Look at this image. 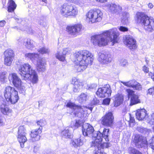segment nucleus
Masks as SVG:
<instances>
[{
    "label": "nucleus",
    "mask_w": 154,
    "mask_h": 154,
    "mask_svg": "<svg viewBox=\"0 0 154 154\" xmlns=\"http://www.w3.org/2000/svg\"><path fill=\"white\" fill-rule=\"evenodd\" d=\"M75 60L81 61L82 63L86 65H91L93 60V55L91 53L87 50H83L76 52L74 54Z\"/></svg>",
    "instance_id": "4"
},
{
    "label": "nucleus",
    "mask_w": 154,
    "mask_h": 154,
    "mask_svg": "<svg viewBox=\"0 0 154 154\" xmlns=\"http://www.w3.org/2000/svg\"><path fill=\"white\" fill-rule=\"evenodd\" d=\"M37 125H38L40 126V127H42L43 125V121L42 120H40V121H38L37 122Z\"/></svg>",
    "instance_id": "56"
},
{
    "label": "nucleus",
    "mask_w": 154,
    "mask_h": 154,
    "mask_svg": "<svg viewBox=\"0 0 154 154\" xmlns=\"http://www.w3.org/2000/svg\"><path fill=\"white\" fill-rule=\"evenodd\" d=\"M82 131L84 136L91 137L92 136L94 130L91 125L88 123H85L82 125Z\"/></svg>",
    "instance_id": "16"
},
{
    "label": "nucleus",
    "mask_w": 154,
    "mask_h": 154,
    "mask_svg": "<svg viewBox=\"0 0 154 154\" xmlns=\"http://www.w3.org/2000/svg\"><path fill=\"white\" fill-rule=\"evenodd\" d=\"M72 83L74 85L73 91L75 92L79 91L82 87V83L76 78L72 79Z\"/></svg>",
    "instance_id": "23"
},
{
    "label": "nucleus",
    "mask_w": 154,
    "mask_h": 154,
    "mask_svg": "<svg viewBox=\"0 0 154 154\" xmlns=\"http://www.w3.org/2000/svg\"><path fill=\"white\" fill-rule=\"evenodd\" d=\"M128 65L127 61L125 59H122L120 61V65L123 67L127 66Z\"/></svg>",
    "instance_id": "46"
},
{
    "label": "nucleus",
    "mask_w": 154,
    "mask_h": 154,
    "mask_svg": "<svg viewBox=\"0 0 154 154\" xmlns=\"http://www.w3.org/2000/svg\"><path fill=\"white\" fill-rule=\"evenodd\" d=\"M8 12L14 11L16 9L17 5L13 0H9L8 4Z\"/></svg>",
    "instance_id": "30"
},
{
    "label": "nucleus",
    "mask_w": 154,
    "mask_h": 154,
    "mask_svg": "<svg viewBox=\"0 0 154 154\" xmlns=\"http://www.w3.org/2000/svg\"><path fill=\"white\" fill-rule=\"evenodd\" d=\"M85 142V139L83 137H80L78 139H75L71 141V143L75 147L81 146Z\"/></svg>",
    "instance_id": "26"
},
{
    "label": "nucleus",
    "mask_w": 154,
    "mask_h": 154,
    "mask_svg": "<svg viewBox=\"0 0 154 154\" xmlns=\"http://www.w3.org/2000/svg\"><path fill=\"white\" fill-rule=\"evenodd\" d=\"M72 123L73 124V126L75 128H78L81 125H82L83 124L82 121L79 120H76L75 122H72Z\"/></svg>",
    "instance_id": "41"
},
{
    "label": "nucleus",
    "mask_w": 154,
    "mask_h": 154,
    "mask_svg": "<svg viewBox=\"0 0 154 154\" xmlns=\"http://www.w3.org/2000/svg\"><path fill=\"white\" fill-rule=\"evenodd\" d=\"M82 28L81 25L77 24L73 26L67 27L66 29L69 34L75 35L80 32Z\"/></svg>",
    "instance_id": "21"
},
{
    "label": "nucleus",
    "mask_w": 154,
    "mask_h": 154,
    "mask_svg": "<svg viewBox=\"0 0 154 154\" xmlns=\"http://www.w3.org/2000/svg\"><path fill=\"white\" fill-rule=\"evenodd\" d=\"M151 119L149 122L150 124L153 125L154 124V113H152L151 115Z\"/></svg>",
    "instance_id": "52"
},
{
    "label": "nucleus",
    "mask_w": 154,
    "mask_h": 154,
    "mask_svg": "<svg viewBox=\"0 0 154 154\" xmlns=\"http://www.w3.org/2000/svg\"><path fill=\"white\" fill-rule=\"evenodd\" d=\"M4 95L7 101L11 104L16 103L19 100L18 92L14 88L6 87L4 91Z\"/></svg>",
    "instance_id": "5"
},
{
    "label": "nucleus",
    "mask_w": 154,
    "mask_h": 154,
    "mask_svg": "<svg viewBox=\"0 0 154 154\" xmlns=\"http://www.w3.org/2000/svg\"><path fill=\"white\" fill-rule=\"evenodd\" d=\"M6 21L5 20H1L0 21V27H3L5 24Z\"/></svg>",
    "instance_id": "55"
},
{
    "label": "nucleus",
    "mask_w": 154,
    "mask_h": 154,
    "mask_svg": "<svg viewBox=\"0 0 154 154\" xmlns=\"http://www.w3.org/2000/svg\"><path fill=\"white\" fill-rule=\"evenodd\" d=\"M103 134L100 132H96L92 135L93 139L94 141L91 144L92 146H94L96 148V146H100V143L102 141Z\"/></svg>",
    "instance_id": "15"
},
{
    "label": "nucleus",
    "mask_w": 154,
    "mask_h": 154,
    "mask_svg": "<svg viewBox=\"0 0 154 154\" xmlns=\"http://www.w3.org/2000/svg\"><path fill=\"white\" fill-rule=\"evenodd\" d=\"M153 130L154 131V126L153 127Z\"/></svg>",
    "instance_id": "64"
},
{
    "label": "nucleus",
    "mask_w": 154,
    "mask_h": 154,
    "mask_svg": "<svg viewBox=\"0 0 154 154\" xmlns=\"http://www.w3.org/2000/svg\"><path fill=\"white\" fill-rule=\"evenodd\" d=\"M25 57L30 59L33 62H37L39 59H41L39 57L38 54L36 53H26L25 55Z\"/></svg>",
    "instance_id": "28"
},
{
    "label": "nucleus",
    "mask_w": 154,
    "mask_h": 154,
    "mask_svg": "<svg viewBox=\"0 0 154 154\" xmlns=\"http://www.w3.org/2000/svg\"><path fill=\"white\" fill-rule=\"evenodd\" d=\"M38 60L37 62L36 66L37 70L41 72L45 71L46 69L45 62L42 58Z\"/></svg>",
    "instance_id": "25"
},
{
    "label": "nucleus",
    "mask_w": 154,
    "mask_h": 154,
    "mask_svg": "<svg viewBox=\"0 0 154 154\" xmlns=\"http://www.w3.org/2000/svg\"><path fill=\"white\" fill-rule=\"evenodd\" d=\"M18 69L19 73L23 79L30 81L33 84L38 81V75L36 72L32 69L31 66L29 64L19 65Z\"/></svg>",
    "instance_id": "2"
},
{
    "label": "nucleus",
    "mask_w": 154,
    "mask_h": 154,
    "mask_svg": "<svg viewBox=\"0 0 154 154\" xmlns=\"http://www.w3.org/2000/svg\"><path fill=\"white\" fill-rule=\"evenodd\" d=\"M146 63H148V62H149V61H148V60H146Z\"/></svg>",
    "instance_id": "63"
},
{
    "label": "nucleus",
    "mask_w": 154,
    "mask_h": 154,
    "mask_svg": "<svg viewBox=\"0 0 154 154\" xmlns=\"http://www.w3.org/2000/svg\"><path fill=\"white\" fill-rule=\"evenodd\" d=\"M134 89L136 90L140 91L142 90V85L139 83L135 82H134V86L133 88Z\"/></svg>",
    "instance_id": "43"
},
{
    "label": "nucleus",
    "mask_w": 154,
    "mask_h": 154,
    "mask_svg": "<svg viewBox=\"0 0 154 154\" xmlns=\"http://www.w3.org/2000/svg\"><path fill=\"white\" fill-rule=\"evenodd\" d=\"M102 12L99 9L91 10L86 14L87 20L92 23L99 22L102 19Z\"/></svg>",
    "instance_id": "7"
},
{
    "label": "nucleus",
    "mask_w": 154,
    "mask_h": 154,
    "mask_svg": "<svg viewBox=\"0 0 154 154\" xmlns=\"http://www.w3.org/2000/svg\"><path fill=\"white\" fill-rule=\"evenodd\" d=\"M151 78L154 81V75L151 76Z\"/></svg>",
    "instance_id": "62"
},
{
    "label": "nucleus",
    "mask_w": 154,
    "mask_h": 154,
    "mask_svg": "<svg viewBox=\"0 0 154 154\" xmlns=\"http://www.w3.org/2000/svg\"><path fill=\"white\" fill-rule=\"evenodd\" d=\"M119 32L116 28L106 31L102 34L95 35L91 37V41L94 45L100 47L105 46L110 42L114 43L117 42Z\"/></svg>",
    "instance_id": "1"
},
{
    "label": "nucleus",
    "mask_w": 154,
    "mask_h": 154,
    "mask_svg": "<svg viewBox=\"0 0 154 154\" xmlns=\"http://www.w3.org/2000/svg\"><path fill=\"white\" fill-rule=\"evenodd\" d=\"M111 93L110 87L109 85L99 88L96 92L97 96L101 98L108 97L111 96Z\"/></svg>",
    "instance_id": "10"
},
{
    "label": "nucleus",
    "mask_w": 154,
    "mask_h": 154,
    "mask_svg": "<svg viewBox=\"0 0 154 154\" xmlns=\"http://www.w3.org/2000/svg\"><path fill=\"white\" fill-rule=\"evenodd\" d=\"M94 154H106L105 152H101L100 150H97L96 152Z\"/></svg>",
    "instance_id": "57"
},
{
    "label": "nucleus",
    "mask_w": 154,
    "mask_h": 154,
    "mask_svg": "<svg viewBox=\"0 0 154 154\" xmlns=\"http://www.w3.org/2000/svg\"><path fill=\"white\" fill-rule=\"evenodd\" d=\"M6 72H3L1 73L0 75V78L1 79H4L6 77Z\"/></svg>",
    "instance_id": "54"
},
{
    "label": "nucleus",
    "mask_w": 154,
    "mask_h": 154,
    "mask_svg": "<svg viewBox=\"0 0 154 154\" xmlns=\"http://www.w3.org/2000/svg\"><path fill=\"white\" fill-rule=\"evenodd\" d=\"M126 91L128 94V95L129 98H131L134 95H135L134 94V92L133 91L130 89H127Z\"/></svg>",
    "instance_id": "44"
},
{
    "label": "nucleus",
    "mask_w": 154,
    "mask_h": 154,
    "mask_svg": "<svg viewBox=\"0 0 154 154\" xmlns=\"http://www.w3.org/2000/svg\"><path fill=\"white\" fill-rule=\"evenodd\" d=\"M109 129L106 128H104L102 134L103 137L104 138L105 140L106 141H109V139L108 137V134L109 132Z\"/></svg>",
    "instance_id": "40"
},
{
    "label": "nucleus",
    "mask_w": 154,
    "mask_h": 154,
    "mask_svg": "<svg viewBox=\"0 0 154 154\" xmlns=\"http://www.w3.org/2000/svg\"><path fill=\"white\" fill-rule=\"evenodd\" d=\"M146 111L144 109L137 110L136 113V116L137 119L139 120H143L146 116Z\"/></svg>",
    "instance_id": "27"
},
{
    "label": "nucleus",
    "mask_w": 154,
    "mask_h": 154,
    "mask_svg": "<svg viewBox=\"0 0 154 154\" xmlns=\"http://www.w3.org/2000/svg\"><path fill=\"white\" fill-rule=\"evenodd\" d=\"M114 117L112 113L109 112L106 113L101 119V123L103 125L111 127L114 122Z\"/></svg>",
    "instance_id": "11"
},
{
    "label": "nucleus",
    "mask_w": 154,
    "mask_h": 154,
    "mask_svg": "<svg viewBox=\"0 0 154 154\" xmlns=\"http://www.w3.org/2000/svg\"><path fill=\"white\" fill-rule=\"evenodd\" d=\"M3 122V119L2 117L1 116H0V123H2Z\"/></svg>",
    "instance_id": "61"
},
{
    "label": "nucleus",
    "mask_w": 154,
    "mask_h": 154,
    "mask_svg": "<svg viewBox=\"0 0 154 154\" xmlns=\"http://www.w3.org/2000/svg\"><path fill=\"white\" fill-rule=\"evenodd\" d=\"M37 51L39 53L42 54H48L50 52V51L48 48L45 47H43L38 49Z\"/></svg>",
    "instance_id": "38"
},
{
    "label": "nucleus",
    "mask_w": 154,
    "mask_h": 154,
    "mask_svg": "<svg viewBox=\"0 0 154 154\" xmlns=\"http://www.w3.org/2000/svg\"><path fill=\"white\" fill-rule=\"evenodd\" d=\"M147 94H154V86L149 88L147 91Z\"/></svg>",
    "instance_id": "48"
},
{
    "label": "nucleus",
    "mask_w": 154,
    "mask_h": 154,
    "mask_svg": "<svg viewBox=\"0 0 154 154\" xmlns=\"http://www.w3.org/2000/svg\"><path fill=\"white\" fill-rule=\"evenodd\" d=\"M97 87V84H93L90 85L88 87V89L90 90H91L92 89H93L96 88Z\"/></svg>",
    "instance_id": "50"
},
{
    "label": "nucleus",
    "mask_w": 154,
    "mask_h": 154,
    "mask_svg": "<svg viewBox=\"0 0 154 154\" xmlns=\"http://www.w3.org/2000/svg\"><path fill=\"white\" fill-rule=\"evenodd\" d=\"M148 8L152 9L153 8V5L152 3H149L148 4Z\"/></svg>",
    "instance_id": "58"
},
{
    "label": "nucleus",
    "mask_w": 154,
    "mask_h": 154,
    "mask_svg": "<svg viewBox=\"0 0 154 154\" xmlns=\"http://www.w3.org/2000/svg\"><path fill=\"white\" fill-rule=\"evenodd\" d=\"M149 146L154 150V137L149 141Z\"/></svg>",
    "instance_id": "45"
},
{
    "label": "nucleus",
    "mask_w": 154,
    "mask_h": 154,
    "mask_svg": "<svg viewBox=\"0 0 154 154\" xmlns=\"http://www.w3.org/2000/svg\"><path fill=\"white\" fill-rule=\"evenodd\" d=\"M129 17V14L128 13L125 12L123 13L122 18V22L123 23L126 24L127 23Z\"/></svg>",
    "instance_id": "37"
},
{
    "label": "nucleus",
    "mask_w": 154,
    "mask_h": 154,
    "mask_svg": "<svg viewBox=\"0 0 154 154\" xmlns=\"http://www.w3.org/2000/svg\"><path fill=\"white\" fill-rule=\"evenodd\" d=\"M79 63L75 65V69L78 72H80L82 71L85 69L87 67V65L82 63L81 61H78Z\"/></svg>",
    "instance_id": "31"
},
{
    "label": "nucleus",
    "mask_w": 154,
    "mask_h": 154,
    "mask_svg": "<svg viewBox=\"0 0 154 154\" xmlns=\"http://www.w3.org/2000/svg\"><path fill=\"white\" fill-rule=\"evenodd\" d=\"M14 54L13 50H8L4 53V64L6 66H10L14 59Z\"/></svg>",
    "instance_id": "13"
},
{
    "label": "nucleus",
    "mask_w": 154,
    "mask_h": 154,
    "mask_svg": "<svg viewBox=\"0 0 154 154\" xmlns=\"http://www.w3.org/2000/svg\"><path fill=\"white\" fill-rule=\"evenodd\" d=\"M66 106L70 108L72 112L76 116L80 117L84 112V107L77 105L73 103H67Z\"/></svg>",
    "instance_id": "8"
},
{
    "label": "nucleus",
    "mask_w": 154,
    "mask_h": 154,
    "mask_svg": "<svg viewBox=\"0 0 154 154\" xmlns=\"http://www.w3.org/2000/svg\"><path fill=\"white\" fill-rule=\"evenodd\" d=\"M88 98L87 95L84 93H82L78 97V100L80 103H84L86 101Z\"/></svg>",
    "instance_id": "33"
},
{
    "label": "nucleus",
    "mask_w": 154,
    "mask_h": 154,
    "mask_svg": "<svg viewBox=\"0 0 154 154\" xmlns=\"http://www.w3.org/2000/svg\"><path fill=\"white\" fill-rule=\"evenodd\" d=\"M25 131L26 130L23 126H20L19 127L17 139L22 148L24 147V143L27 140L26 136V134Z\"/></svg>",
    "instance_id": "12"
},
{
    "label": "nucleus",
    "mask_w": 154,
    "mask_h": 154,
    "mask_svg": "<svg viewBox=\"0 0 154 154\" xmlns=\"http://www.w3.org/2000/svg\"><path fill=\"white\" fill-rule=\"evenodd\" d=\"M121 82L127 87L133 88L134 86V85L135 82L133 81H131L127 82L121 81Z\"/></svg>",
    "instance_id": "42"
},
{
    "label": "nucleus",
    "mask_w": 154,
    "mask_h": 154,
    "mask_svg": "<svg viewBox=\"0 0 154 154\" xmlns=\"http://www.w3.org/2000/svg\"><path fill=\"white\" fill-rule=\"evenodd\" d=\"M99 103V100L96 97L93 98V100L91 101V104L94 105L98 104Z\"/></svg>",
    "instance_id": "49"
},
{
    "label": "nucleus",
    "mask_w": 154,
    "mask_h": 154,
    "mask_svg": "<svg viewBox=\"0 0 154 154\" xmlns=\"http://www.w3.org/2000/svg\"><path fill=\"white\" fill-rule=\"evenodd\" d=\"M128 151L129 154H142L141 152L133 147H129Z\"/></svg>",
    "instance_id": "36"
},
{
    "label": "nucleus",
    "mask_w": 154,
    "mask_h": 154,
    "mask_svg": "<svg viewBox=\"0 0 154 154\" xmlns=\"http://www.w3.org/2000/svg\"><path fill=\"white\" fill-rule=\"evenodd\" d=\"M110 146V144L109 143H104L103 144L100 143V146H96V148L98 149V150H100L101 148L104 149V148H108Z\"/></svg>",
    "instance_id": "39"
},
{
    "label": "nucleus",
    "mask_w": 154,
    "mask_h": 154,
    "mask_svg": "<svg viewBox=\"0 0 154 154\" xmlns=\"http://www.w3.org/2000/svg\"><path fill=\"white\" fill-rule=\"evenodd\" d=\"M19 44L23 43V45L28 49H31L34 47L33 41L30 38L24 39L22 38H19L17 40Z\"/></svg>",
    "instance_id": "20"
},
{
    "label": "nucleus",
    "mask_w": 154,
    "mask_h": 154,
    "mask_svg": "<svg viewBox=\"0 0 154 154\" xmlns=\"http://www.w3.org/2000/svg\"><path fill=\"white\" fill-rule=\"evenodd\" d=\"M42 128L40 127L38 128L32 130L31 132L30 135V140L32 142H35L39 140L40 136L39 135L42 132Z\"/></svg>",
    "instance_id": "18"
},
{
    "label": "nucleus",
    "mask_w": 154,
    "mask_h": 154,
    "mask_svg": "<svg viewBox=\"0 0 154 154\" xmlns=\"http://www.w3.org/2000/svg\"><path fill=\"white\" fill-rule=\"evenodd\" d=\"M71 50L70 48H65L63 49L62 52L63 55L60 54V53L58 52L56 54V57L59 60L63 61L65 59V55L70 54L71 52Z\"/></svg>",
    "instance_id": "24"
},
{
    "label": "nucleus",
    "mask_w": 154,
    "mask_h": 154,
    "mask_svg": "<svg viewBox=\"0 0 154 154\" xmlns=\"http://www.w3.org/2000/svg\"><path fill=\"white\" fill-rule=\"evenodd\" d=\"M119 29L121 32H125L128 31V28L125 26H121L118 27Z\"/></svg>",
    "instance_id": "47"
},
{
    "label": "nucleus",
    "mask_w": 154,
    "mask_h": 154,
    "mask_svg": "<svg viewBox=\"0 0 154 154\" xmlns=\"http://www.w3.org/2000/svg\"><path fill=\"white\" fill-rule=\"evenodd\" d=\"M0 109L1 112L4 115H8L10 111L7 106L4 104H2L0 105Z\"/></svg>",
    "instance_id": "34"
},
{
    "label": "nucleus",
    "mask_w": 154,
    "mask_h": 154,
    "mask_svg": "<svg viewBox=\"0 0 154 154\" xmlns=\"http://www.w3.org/2000/svg\"><path fill=\"white\" fill-rule=\"evenodd\" d=\"M61 134L63 137L66 138H71L72 137L68 128H66L63 131Z\"/></svg>",
    "instance_id": "35"
},
{
    "label": "nucleus",
    "mask_w": 154,
    "mask_h": 154,
    "mask_svg": "<svg viewBox=\"0 0 154 154\" xmlns=\"http://www.w3.org/2000/svg\"><path fill=\"white\" fill-rule=\"evenodd\" d=\"M61 14L65 17L69 16H75L77 14V8L67 3H65L61 7L60 10Z\"/></svg>",
    "instance_id": "6"
},
{
    "label": "nucleus",
    "mask_w": 154,
    "mask_h": 154,
    "mask_svg": "<svg viewBox=\"0 0 154 154\" xmlns=\"http://www.w3.org/2000/svg\"><path fill=\"white\" fill-rule=\"evenodd\" d=\"M137 130L141 133H142L143 132V129L142 128H137Z\"/></svg>",
    "instance_id": "60"
},
{
    "label": "nucleus",
    "mask_w": 154,
    "mask_h": 154,
    "mask_svg": "<svg viewBox=\"0 0 154 154\" xmlns=\"http://www.w3.org/2000/svg\"><path fill=\"white\" fill-rule=\"evenodd\" d=\"M110 99H106L103 100V103L104 105H109L110 102Z\"/></svg>",
    "instance_id": "51"
},
{
    "label": "nucleus",
    "mask_w": 154,
    "mask_h": 154,
    "mask_svg": "<svg viewBox=\"0 0 154 154\" xmlns=\"http://www.w3.org/2000/svg\"><path fill=\"white\" fill-rule=\"evenodd\" d=\"M114 106L117 107L121 104L123 101V96L121 94H118L114 96Z\"/></svg>",
    "instance_id": "29"
},
{
    "label": "nucleus",
    "mask_w": 154,
    "mask_h": 154,
    "mask_svg": "<svg viewBox=\"0 0 154 154\" xmlns=\"http://www.w3.org/2000/svg\"><path fill=\"white\" fill-rule=\"evenodd\" d=\"M124 42L130 49H135L137 47L136 40L130 35L126 36Z\"/></svg>",
    "instance_id": "19"
},
{
    "label": "nucleus",
    "mask_w": 154,
    "mask_h": 154,
    "mask_svg": "<svg viewBox=\"0 0 154 154\" xmlns=\"http://www.w3.org/2000/svg\"><path fill=\"white\" fill-rule=\"evenodd\" d=\"M136 21L140 24L145 30L149 32L154 31V19L152 17H149L143 12H138Z\"/></svg>",
    "instance_id": "3"
},
{
    "label": "nucleus",
    "mask_w": 154,
    "mask_h": 154,
    "mask_svg": "<svg viewBox=\"0 0 154 154\" xmlns=\"http://www.w3.org/2000/svg\"><path fill=\"white\" fill-rule=\"evenodd\" d=\"M143 70L145 73H148L149 71V69L147 67L144 66L143 67Z\"/></svg>",
    "instance_id": "53"
},
{
    "label": "nucleus",
    "mask_w": 154,
    "mask_h": 154,
    "mask_svg": "<svg viewBox=\"0 0 154 154\" xmlns=\"http://www.w3.org/2000/svg\"><path fill=\"white\" fill-rule=\"evenodd\" d=\"M139 98V97L137 95H134L133 96L131 99V103L130 105L132 106L133 105L140 103V101Z\"/></svg>",
    "instance_id": "32"
},
{
    "label": "nucleus",
    "mask_w": 154,
    "mask_h": 154,
    "mask_svg": "<svg viewBox=\"0 0 154 154\" xmlns=\"http://www.w3.org/2000/svg\"><path fill=\"white\" fill-rule=\"evenodd\" d=\"M109 11L112 14L119 12L122 10V7L115 4H110L107 5Z\"/></svg>",
    "instance_id": "22"
},
{
    "label": "nucleus",
    "mask_w": 154,
    "mask_h": 154,
    "mask_svg": "<svg viewBox=\"0 0 154 154\" xmlns=\"http://www.w3.org/2000/svg\"><path fill=\"white\" fill-rule=\"evenodd\" d=\"M8 79L10 82H11L15 87L22 89V92L24 91L25 88L22 87L21 88V79L19 77L16 73H13L10 74L8 76Z\"/></svg>",
    "instance_id": "9"
},
{
    "label": "nucleus",
    "mask_w": 154,
    "mask_h": 154,
    "mask_svg": "<svg viewBox=\"0 0 154 154\" xmlns=\"http://www.w3.org/2000/svg\"><path fill=\"white\" fill-rule=\"evenodd\" d=\"M133 142L137 148H142L146 143V141L143 137L138 134H136L134 137Z\"/></svg>",
    "instance_id": "17"
},
{
    "label": "nucleus",
    "mask_w": 154,
    "mask_h": 154,
    "mask_svg": "<svg viewBox=\"0 0 154 154\" xmlns=\"http://www.w3.org/2000/svg\"><path fill=\"white\" fill-rule=\"evenodd\" d=\"M98 60L100 63L105 64L111 62L112 58L110 54L102 51L99 53Z\"/></svg>",
    "instance_id": "14"
},
{
    "label": "nucleus",
    "mask_w": 154,
    "mask_h": 154,
    "mask_svg": "<svg viewBox=\"0 0 154 154\" xmlns=\"http://www.w3.org/2000/svg\"><path fill=\"white\" fill-rule=\"evenodd\" d=\"M96 1L100 2V3H104L106 2L107 0H96Z\"/></svg>",
    "instance_id": "59"
}]
</instances>
